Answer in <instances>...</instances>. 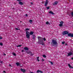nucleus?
I'll list each match as a JSON object with an SVG mask.
<instances>
[{"label": "nucleus", "instance_id": "20e7f679", "mask_svg": "<svg viewBox=\"0 0 73 73\" xmlns=\"http://www.w3.org/2000/svg\"><path fill=\"white\" fill-rule=\"evenodd\" d=\"M69 33V32L68 31H64L63 33V35H67V34H68Z\"/></svg>", "mask_w": 73, "mask_h": 73}, {"label": "nucleus", "instance_id": "9b49d317", "mask_svg": "<svg viewBox=\"0 0 73 73\" xmlns=\"http://www.w3.org/2000/svg\"><path fill=\"white\" fill-rule=\"evenodd\" d=\"M37 73H39H39H43L42 71H41V70H37Z\"/></svg>", "mask_w": 73, "mask_h": 73}, {"label": "nucleus", "instance_id": "1a4fd4ad", "mask_svg": "<svg viewBox=\"0 0 73 73\" xmlns=\"http://www.w3.org/2000/svg\"><path fill=\"white\" fill-rule=\"evenodd\" d=\"M20 70H21V71H22V72H23V73H25V69H24L21 68L20 69Z\"/></svg>", "mask_w": 73, "mask_h": 73}, {"label": "nucleus", "instance_id": "72a5a7b5", "mask_svg": "<svg viewBox=\"0 0 73 73\" xmlns=\"http://www.w3.org/2000/svg\"><path fill=\"white\" fill-rule=\"evenodd\" d=\"M26 17L28 16V15H27V14H26Z\"/></svg>", "mask_w": 73, "mask_h": 73}, {"label": "nucleus", "instance_id": "b1692460", "mask_svg": "<svg viewBox=\"0 0 73 73\" xmlns=\"http://www.w3.org/2000/svg\"><path fill=\"white\" fill-rule=\"evenodd\" d=\"M50 7H46V9H49Z\"/></svg>", "mask_w": 73, "mask_h": 73}, {"label": "nucleus", "instance_id": "c85d7f7f", "mask_svg": "<svg viewBox=\"0 0 73 73\" xmlns=\"http://www.w3.org/2000/svg\"><path fill=\"white\" fill-rule=\"evenodd\" d=\"M44 41H46V39L45 38H43Z\"/></svg>", "mask_w": 73, "mask_h": 73}, {"label": "nucleus", "instance_id": "79ce46f5", "mask_svg": "<svg viewBox=\"0 0 73 73\" xmlns=\"http://www.w3.org/2000/svg\"><path fill=\"white\" fill-rule=\"evenodd\" d=\"M4 55H5H5H6V54H4Z\"/></svg>", "mask_w": 73, "mask_h": 73}, {"label": "nucleus", "instance_id": "37998d69", "mask_svg": "<svg viewBox=\"0 0 73 73\" xmlns=\"http://www.w3.org/2000/svg\"><path fill=\"white\" fill-rule=\"evenodd\" d=\"M72 60H73V57H72Z\"/></svg>", "mask_w": 73, "mask_h": 73}, {"label": "nucleus", "instance_id": "0eeeda50", "mask_svg": "<svg viewBox=\"0 0 73 73\" xmlns=\"http://www.w3.org/2000/svg\"><path fill=\"white\" fill-rule=\"evenodd\" d=\"M58 1L55 2L54 3H53V5H57V4H58Z\"/></svg>", "mask_w": 73, "mask_h": 73}, {"label": "nucleus", "instance_id": "7ed1b4c3", "mask_svg": "<svg viewBox=\"0 0 73 73\" xmlns=\"http://www.w3.org/2000/svg\"><path fill=\"white\" fill-rule=\"evenodd\" d=\"M51 44L53 46H54V45H57V42L56 41L54 40H52L51 42Z\"/></svg>", "mask_w": 73, "mask_h": 73}, {"label": "nucleus", "instance_id": "cd10ccee", "mask_svg": "<svg viewBox=\"0 0 73 73\" xmlns=\"http://www.w3.org/2000/svg\"><path fill=\"white\" fill-rule=\"evenodd\" d=\"M62 44H65V42H62Z\"/></svg>", "mask_w": 73, "mask_h": 73}, {"label": "nucleus", "instance_id": "c756f323", "mask_svg": "<svg viewBox=\"0 0 73 73\" xmlns=\"http://www.w3.org/2000/svg\"><path fill=\"white\" fill-rule=\"evenodd\" d=\"M3 38L1 36H0V39H2Z\"/></svg>", "mask_w": 73, "mask_h": 73}, {"label": "nucleus", "instance_id": "ddd939ff", "mask_svg": "<svg viewBox=\"0 0 73 73\" xmlns=\"http://www.w3.org/2000/svg\"><path fill=\"white\" fill-rule=\"evenodd\" d=\"M24 49H25V50H28L29 49L28 48L26 47H25L24 48Z\"/></svg>", "mask_w": 73, "mask_h": 73}, {"label": "nucleus", "instance_id": "9d476101", "mask_svg": "<svg viewBox=\"0 0 73 73\" xmlns=\"http://www.w3.org/2000/svg\"><path fill=\"white\" fill-rule=\"evenodd\" d=\"M49 13H50V14H52V15H54V13H53V12L52 11H49Z\"/></svg>", "mask_w": 73, "mask_h": 73}, {"label": "nucleus", "instance_id": "c03bdc74", "mask_svg": "<svg viewBox=\"0 0 73 73\" xmlns=\"http://www.w3.org/2000/svg\"><path fill=\"white\" fill-rule=\"evenodd\" d=\"M31 73H33V72H31Z\"/></svg>", "mask_w": 73, "mask_h": 73}, {"label": "nucleus", "instance_id": "f3484780", "mask_svg": "<svg viewBox=\"0 0 73 73\" xmlns=\"http://www.w3.org/2000/svg\"><path fill=\"white\" fill-rule=\"evenodd\" d=\"M27 53H28V54H31V55H32V52H27Z\"/></svg>", "mask_w": 73, "mask_h": 73}, {"label": "nucleus", "instance_id": "a211bd4d", "mask_svg": "<svg viewBox=\"0 0 73 73\" xmlns=\"http://www.w3.org/2000/svg\"><path fill=\"white\" fill-rule=\"evenodd\" d=\"M16 64L17 66H20V63H17Z\"/></svg>", "mask_w": 73, "mask_h": 73}, {"label": "nucleus", "instance_id": "bb28decb", "mask_svg": "<svg viewBox=\"0 0 73 73\" xmlns=\"http://www.w3.org/2000/svg\"><path fill=\"white\" fill-rule=\"evenodd\" d=\"M71 15L72 16H73V12L71 13Z\"/></svg>", "mask_w": 73, "mask_h": 73}, {"label": "nucleus", "instance_id": "f03ea898", "mask_svg": "<svg viewBox=\"0 0 73 73\" xmlns=\"http://www.w3.org/2000/svg\"><path fill=\"white\" fill-rule=\"evenodd\" d=\"M38 39L39 42H40L42 45H44V43H43V42H44L43 39L40 36H38Z\"/></svg>", "mask_w": 73, "mask_h": 73}, {"label": "nucleus", "instance_id": "ea45409f", "mask_svg": "<svg viewBox=\"0 0 73 73\" xmlns=\"http://www.w3.org/2000/svg\"><path fill=\"white\" fill-rule=\"evenodd\" d=\"M3 72L4 73H5V71H3Z\"/></svg>", "mask_w": 73, "mask_h": 73}, {"label": "nucleus", "instance_id": "f257e3e1", "mask_svg": "<svg viewBox=\"0 0 73 73\" xmlns=\"http://www.w3.org/2000/svg\"><path fill=\"white\" fill-rule=\"evenodd\" d=\"M33 33H34L33 31H31L29 33V32H28V31H26V37L27 38L29 39L30 38V35H32Z\"/></svg>", "mask_w": 73, "mask_h": 73}, {"label": "nucleus", "instance_id": "4c0bfd02", "mask_svg": "<svg viewBox=\"0 0 73 73\" xmlns=\"http://www.w3.org/2000/svg\"><path fill=\"white\" fill-rule=\"evenodd\" d=\"M65 45H66V46L67 45V43H65Z\"/></svg>", "mask_w": 73, "mask_h": 73}, {"label": "nucleus", "instance_id": "2f4dec72", "mask_svg": "<svg viewBox=\"0 0 73 73\" xmlns=\"http://www.w3.org/2000/svg\"><path fill=\"white\" fill-rule=\"evenodd\" d=\"M42 61H44V59H42Z\"/></svg>", "mask_w": 73, "mask_h": 73}, {"label": "nucleus", "instance_id": "58836bf2", "mask_svg": "<svg viewBox=\"0 0 73 73\" xmlns=\"http://www.w3.org/2000/svg\"><path fill=\"white\" fill-rule=\"evenodd\" d=\"M0 62L1 63H3V62H2V61H1V62Z\"/></svg>", "mask_w": 73, "mask_h": 73}, {"label": "nucleus", "instance_id": "4468645a", "mask_svg": "<svg viewBox=\"0 0 73 73\" xmlns=\"http://www.w3.org/2000/svg\"><path fill=\"white\" fill-rule=\"evenodd\" d=\"M19 4L20 5H23V3L21 2H19Z\"/></svg>", "mask_w": 73, "mask_h": 73}, {"label": "nucleus", "instance_id": "a19ab883", "mask_svg": "<svg viewBox=\"0 0 73 73\" xmlns=\"http://www.w3.org/2000/svg\"><path fill=\"white\" fill-rule=\"evenodd\" d=\"M35 37H33V39H35Z\"/></svg>", "mask_w": 73, "mask_h": 73}, {"label": "nucleus", "instance_id": "412c9836", "mask_svg": "<svg viewBox=\"0 0 73 73\" xmlns=\"http://www.w3.org/2000/svg\"><path fill=\"white\" fill-rule=\"evenodd\" d=\"M37 60H38V61H40V60H39V59H38L39 58V57H37Z\"/></svg>", "mask_w": 73, "mask_h": 73}, {"label": "nucleus", "instance_id": "393cba45", "mask_svg": "<svg viewBox=\"0 0 73 73\" xmlns=\"http://www.w3.org/2000/svg\"><path fill=\"white\" fill-rule=\"evenodd\" d=\"M13 54L14 56H16V54L14 52L13 53Z\"/></svg>", "mask_w": 73, "mask_h": 73}, {"label": "nucleus", "instance_id": "a878e982", "mask_svg": "<svg viewBox=\"0 0 73 73\" xmlns=\"http://www.w3.org/2000/svg\"><path fill=\"white\" fill-rule=\"evenodd\" d=\"M0 45H1V46H3V43H0Z\"/></svg>", "mask_w": 73, "mask_h": 73}, {"label": "nucleus", "instance_id": "39448f33", "mask_svg": "<svg viewBox=\"0 0 73 73\" xmlns=\"http://www.w3.org/2000/svg\"><path fill=\"white\" fill-rule=\"evenodd\" d=\"M60 24H59V26L61 27H62L63 25H62L63 24H64V22L62 21H61L60 22Z\"/></svg>", "mask_w": 73, "mask_h": 73}, {"label": "nucleus", "instance_id": "4be33fe9", "mask_svg": "<svg viewBox=\"0 0 73 73\" xmlns=\"http://www.w3.org/2000/svg\"><path fill=\"white\" fill-rule=\"evenodd\" d=\"M29 29L27 28L25 29V31H29Z\"/></svg>", "mask_w": 73, "mask_h": 73}, {"label": "nucleus", "instance_id": "f8f14e48", "mask_svg": "<svg viewBox=\"0 0 73 73\" xmlns=\"http://www.w3.org/2000/svg\"><path fill=\"white\" fill-rule=\"evenodd\" d=\"M68 66L70 68H71V69H73V67H72V66H71V65H70V64H68Z\"/></svg>", "mask_w": 73, "mask_h": 73}, {"label": "nucleus", "instance_id": "f704fd0d", "mask_svg": "<svg viewBox=\"0 0 73 73\" xmlns=\"http://www.w3.org/2000/svg\"><path fill=\"white\" fill-rule=\"evenodd\" d=\"M22 52H24V50H22Z\"/></svg>", "mask_w": 73, "mask_h": 73}, {"label": "nucleus", "instance_id": "aec40b11", "mask_svg": "<svg viewBox=\"0 0 73 73\" xmlns=\"http://www.w3.org/2000/svg\"><path fill=\"white\" fill-rule=\"evenodd\" d=\"M49 62L51 63V65H53V63L52 62L50 61H49Z\"/></svg>", "mask_w": 73, "mask_h": 73}, {"label": "nucleus", "instance_id": "7c9ffc66", "mask_svg": "<svg viewBox=\"0 0 73 73\" xmlns=\"http://www.w3.org/2000/svg\"><path fill=\"white\" fill-rule=\"evenodd\" d=\"M15 29H16V30H20V29H19L17 28H15Z\"/></svg>", "mask_w": 73, "mask_h": 73}, {"label": "nucleus", "instance_id": "2eb2a0df", "mask_svg": "<svg viewBox=\"0 0 73 73\" xmlns=\"http://www.w3.org/2000/svg\"><path fill=\"white\" fill-rule=\"evenodd\" d=\"M29 22L30 24H32V22H33V21L32 20H29Z\"/></svg>", "mask_w": 73, "mask_h": 73}, {"label": "nucleus", "instance_id": "c9c22d12", "mask_svg": "<svg viewBox=\"0 0 73 73\" xmlns=\"http://www.w3.org/2000/svg\"><path fill=\"white\" fill-rule=\"evenodd\" d=\"M9 66H11H11H11V64H9Z\"/></svg>", "mask_w": 73, "mask_h": 73}, {"label": "nucleus", "instance_id": "e433bc0d", "mask_svg": "<svg viewBox=\"0 0 73 73\" xmlns=\"http://www.w3.org/2000/svg\"><path fill=\"white\" fill-rule=\"evenodd\" d=\"M31 4H33V3H32V2H31Z\"/></svg>", "mask_w": 73, "mask_h": 73}, {"label": "nucleus", "instance_id": "6e6552de", "mask_svg": "<svg viewBox=\"0 0 73 73\" xmlns=\"http://www.w3.org/2000/svg\"><path fill=\"white\" fill-rule=\"evenodd\" d=\"M72 53L71 52H70L68 53V54L67 55L68 56H71L72 54Z\"/></svg>", "mask_w": 73, "mask_h": 73}, {"label": "nucleus", "instance_id": "5701e85b", "mask_svg": "<svg viewBox=\"0 0 73 73\" xmlns=\"http://www.w3.org/2000/svg\"><path fill=\"white\" fill-rule=\"evenodd\" d=\"M21 45H19V46H17V47H21Z\"/></svg>", "mask_w": 73, "mask_h": 73}, {"label": "nucleus", "instance_id": "6ab92c4d", "mask_svg": "<svg viewBox=\"0 0 73 73\" xmlns=\"http://www.w3.org/2000/svg\"><path fill=\"white\" fill-rule=\"evenodd\" d=\"M42 56H43V57L44 58H46V56H45V55H43Z\"/></svg>", "mask_w": 73, "mask_h": 73}, {"label": "nucleus", "instance_id": "473e14b6", "mask_svg": "<svg viewBox=\"0 0 73 73\" xmlns=\"http://www.w3.org/2000/svg\"><path fill=\"white\" fill-rule=\"evenodd\" d=\"M21 0H17V1H21Z\"/></svg>", "mask_w": 73, "mask_h": 73}, {"label": "nucleus", "instance_id": "423d86ee", "mask_svg": "<svg viewBox=\"0 0 73 73\" xmlns=\"http://www.w3.org/2000/svg\"><path fill=\"white\" fill-rule=\"evenodd\" d=\"M48 0H46V1L45 2V6L46 7L47 6V5L48 4Z\"/></svg>", "mask_w": 73, "mask_h": 73}, {"label": "nucleus", "instance_id": "dca6fc26", "mask_svg": "<svg viewBox=\"0 0 73 73\" xmlns=\"http://www.w3.org/2000/svg\"><path fill=\"white\" fill-rule=\"evenodd\" d=\"M46 24H47V25H50V23H49V22H48V21H47L46 23Z\"/></svg>", "mask_w": 73, "mask_h": 73}]
</instances>
